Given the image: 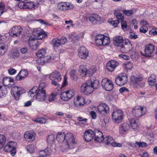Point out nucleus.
<instances>
[{
  "mask_svg": "<svg viewBox=\"0 0 157 157\" xmlns=\"http://www.w3.org/2000/svg\"><path fill=\"white\" fill-rule=\"evenodd\" d=\"M74 103L75 106L77 107L83 105L85 104V99L82 96H77L74 99Z\"/></svg>",
  "mask_w": 157,
  "mask_h": 157,
  "instance_id": "obj_22",
  "label": "nucleus"
},
{
  "mask_svg": "<svg viewBox=\"0 0 157 157\" xmlns=\"http://www.w3.org/2000/svg\"><path fill=\"white\" fill-rule=\"evenodd\" d=\"M94 136L95 134L94 132L91 130H86L84 133V138L86 142H90L91 141Z\"/></svg>",
  "mask_w": 157,
  "mask_h": 157,
  "instance_id": "obj_20",
  "label": "nucleus"
},
{
  "mask_svg": "<svg viewBox=\"0 0 157 157\" xmlns=\"http://www.w3.org/2000/svg\"><path fill=\"white\" fill-rule=\"evenodd\" d=\"M146 112V108L142 106H136L132 110V114L136 117H141Z\"/></svg>",
  "mask_w": 157,
  "mask_h": 157,
  "instance_id": "obj_12",
  "label": "nucleus"
},
{
  "mask_svg": "<svg viewBox=\"0 0 157 157\" xmlns=\"http://www.w3.org/2000/svg\"><path fill=\"white\" fill-rule=\"evenodd\" d=\"M47 75L49 76V79L52 80L51 83L52 85L56 87H58L59 86V84L55 81V79H56L58 82H60L62 78L60 73L57 71L55 70Z\"/></svg>",
  "mask_w": 157,
  "mask_h": 157,
  "instance_id": "obj_5",
  "label": "nucleus"
},
{
  "mask_svg": "<svg viewBox=\"0 0 157 157\" xmlns=\"http://www.w3.org/2000/svg\"><path fill=\"white\" fill-rule=\"evenodd\" d=\"M102 18L99 15L94 14L90 16L89 20L93 24H96L98 22L102 21Z\"/></svg>",
  "mask_w": 157,
  "mask_h": 157,
  "instance_id": "obj_25",
  "label": "nucleus"
},
{
  "mask_svg": "<svg viewBox=\"0 0 157 157\" xmlns=\"http://www.w3.org/2000/svg\"><path fill=\"white\" fill-rule=\"evenodd\" d=\"M6 51V46L3 43H0V55H3Z\"/></svg>",
  "mask_w": 157,
  "mask_h": 157,
  "instance_id": "obj_46",
  "label": "nucleus"
},
{
  "mask_svg": "<svg viewBox=\"0 0 157 157\" xmlns=\"http://www.w3.org/2000/svg\"><path fill=\"white\" fill-rule=\"evenodd\" d=\"M78 56L82 59H86L88 56L89 52L84 46H81L78 49Z\"/></svg>",
  "mask_w": 157,
  "mask_h": 157,
  "instance_id": "obj_18",
  "label": "nucleus"
},
{
  "mask_svg": "<svg viewBox=\"0 0 157 157\" xmlns=\"http://www.w3.org/2000/svg\"><path fill=\"white\" fill-rule=\"evenodd\" d=\"M52 44L54 47H58L61 46L59 39L58 38L54 39L52 41Z\"/></svg>",
  "mask_w": 157,
  "mask_h": 157,
  "instance_id": "obj_47",
  "label": "nucleus"
},
{
  "mask_svg": "<svg viewBox=\"0 0 157 157\" xmlns=\"http://www.w3.org/2000/svg\"><path fill=\"white\" fill-rule=\"evenodd\" d=\"M95 136V141L99 143L103 141L104 142L105 138L103 137L102 133L101 131L98 130L96 131Z\"/></svg>",
  "mask_w": 157,
  "mask_h": 157,
  "instance_id": "obj_30",
  "label": "nucleus"
},
{
  "mask_svg": "<svg viewBox=\"0 0 157 157\" xmlns=\"http://www.w3.org/2000/svg\"><path fill=\"white\" fill-rule=\"evenodd\" d=\"M115 15H116V17L117 19V20L119 21L121 20L122 21L124 20V17L123 14L120 13H115Z\"/></svg>",
  "mask_w": 157,
  "mask_h": 157,
  "instance_id": "obj_52",
  "label": "nucleus"
},
{
  "mask_svg": "<svg viewBox=\"0 0 157 157\" xmlns=\"http://www.w3.org/2000/svg\"><path fill=\"white\" fill-rule=\"evenodd\" d=\"M104 143L106 144H110L115 147H121L122 145L121 144L114 142L113 137L110 136H106L105 138Z\"/></svg>",
  "mask_w": 157,
  "mask_h": 157,
  "instance_id": "obj_17",
  "label": "nucleus"
},
{
  "mask_svg": "<svg viewBox=\"0 0 157 157\" xmlns=\"http://www.w3.org/2000/svg\"><path fill=\"white\" fill-rule=\"evenodd\" d=\"M121 22L122 29L124 30H126L127 27L126 22L125 21H124V20L121 21Z\"/></svg>",
  "mask_w": 157,
  "mask_h": 157,
  "instance_id": "obj_61",
  "label": "nucleus"
},
{
  "mask_svg": "<svg viewBox=\"0 0 157 157\" xmlns=\"http://www.w3.org/2000/svg\"><path fill=\"white\" fill-rule=\"evenodd\" d=\"M101 86L104 90L108 91L112 90L114 88L112 81L107 78H105L102 79Z\"/></svg>",
  "mask_w": 157,
  "mask_h": 157,
  "instance_id": "obj_11",
  "label": "nucleus"
},
{
  "mask_svg": "<svg viewBox=\"0 0 157 157\" xmlns=\"http://www.w3.org/2000/svg\"><path fill=\"white\" fill-rule=\"evenodd\" d=\"M88 81L91 83V85L93 88L94 90V89H97L99 87V82L98 80L95 79L93 81L90 80H88Z\"/></svg>",
  "mask_w": 157,
  "mask_h": 157,
  "instance_id": "obj_36",
  "label": "nucleus"
},
{
  "mask_svg": "<svg viewBox=\"0 0 157 157\" xmlns=\"http://www.w3.org/2000/svg\"><path fill=\"white\" fill-rule=\"evenodd\" d=\"M35 121L40 123H44L47 121L46 119L44 118H37L35 119Z\"/></svg>",
  "mask_w": 157,
  "mask_h": 157,
  "instance_id": "obj_56",
  "label": "nucleus"
},
{
  "mask_svg": "<svg viewBox=\"0 0 157 157\" xmlns=\"http://www.w3.org/2000/svg\"><path fill=\"white\" fill-rule=\"evenodd\" d=\"M5 5L2 2L0 3V10H2L0 13V16L3 13L4 11V10L5 8Z\"/></svg>",
  "mask_w": 157,
  "mask_h": 157,
  "instance_id": "obj_60",
  "label": "nucleus"
},
{
  "mask_svg": "<svg viewBox=\"0 0 157 157\" xmlns=\"http://www.w3.org/2000/svg\"><path fill=\"white\" fill-rule=\"evenodd\" d=\"M90 114L93 119H95L97 117L96 113L94 111H91L90 113Z\"/></svg>",
  "mask_w": 157,
  "mask_h": 157,
  "instance_id": "obj_63",
  "label": "nucleus"
},
{
  "mask_svg": "<svg viewBox=\"0 0 157 157\" xmlns=\"http://www.w3.org/2000/svg\"><path fill=\"white\" fill-rule=\"evenodd\" d=\"M129 125L127 123H124L121 124L119 127V133L122 135L127 132L129 129Z\"/></svg>",
  "mask_w": 157,
  "mask_h": 157,
  "instance_id": "obj_23",
  "label": "nucleus"
},
{
  "mask_svg": "<svg viewBox=\"0 0 157 157\" xmlns=\"http://www.w3.org/2000/svg\"><path fill=\"white\" fill-rule=\"evenodd\" d=\"M130 124L131 128L135 129L137 128L139 125V120L137 119H132L130 121Z\"/></svg>",
  "mask_w": 157,
  "mask_h": 157,
  "instance_id": "obj_33",
  "label": "nucleus"
},
{
  "mask_svg": "<svg viewBox=\"0 0 157 157\" xmlns=\"http://www.w3.org/2000/svg\"><path fill=\"white\" fill-rule=\"evenodd\" d=\"M78 72L82 78L85 77L88 72L86 66L84 65H81L79 66Z\"/></svg>",
  "mask_w": 157,
  "mask_h": 157,
  "instance_id": "obj_28",
  "label": "nucleus"
},
{
  "mask_svg": "<svg viewBox=\"0 0 157 157\" xmlns=\"http://www.w3.org/2000/svg\"><path fill=\"white\" fill-rule=\"evenodd\" d=\"M46 84L44 82L40 83L39 84V87L38 88V90L45 91Z\"/></svg>",
  "mask_w": 157,
  "mask_h": 157,
  "instance_id": "obj_55",
  "label": "nucleus"
},
{
  "mask_svg": "<svg viewBox=\"0 0 157 157\" xmlns=\"http://www.w3.org/2000/svg\"><path fill=\"white\" fill-rule=\"evenodd\" d=\"M11 83H14V80L13 78L10 77H6L3 79V83L0 82V96H3L5 95L7 93V90L4 86H11Z\"/></svg>",
  "mask_w": 157,
  "mask_h": 157,
  "instance_id": "obj_3",
  "label": "nucleus"
},
{
  "mask_svg": "<svg viewBox=\"0 0 157 157\" xmlns=\"http://www.w3.org/2000/svg\"><path fill=\"white\" fill-rule=\"evenodd\" d=\"M33 35L34 38L37 40H41L47 36L45 32L40 28H38L34 29Z\"/></svg>",
  "mask_w": 157,
  "mask_h": 157,
  "instance_id": "obj_13",
  "label": "nucleus"
},
{
  "mask_svg": "<svg viewBox=\"0 0 157 157\" xmlns=\"http://www.w3.org/2000/svg\"><path fill=\"white\" fill-rule=\"evenodd\" d=\"M155 46L151 43L147 44L145 46L144 52L145 55L147 56H151L155 51Z\"/></svg>",
  "mask_w": 157,
  "mask_h": 157,
  "instance_id": "obj_16",
  "label": "nucleus"
},
{
  "mask_svg": "<svg viewBox=\"0 0 157 157\" xmlns=\"http://www.w3.org/2000/svg\"><path fill=\"white\" fill-rule=\"evenodd\" d=\"M55 137L53 135L48 136L47 138V142L49 144L53 145L55 141Z\"/></svg>",
  "mask_w": 157,
  "mask_h": 157,
  "instance_id": "obj_40",
  "label": "nucleus"
},
{
  "mask_svg": "<svg viewBox=\"0 0 157 157\" xmlns=\"http://www.w3.org/2000/svg\"><path fill=\"white\" fill-rule=\"evenodd\" d=\"M112 119L114 122L120 123L123 120L124 113L122 111L119 109H115L112 114Z\"/></svg>",
  "mask_w": 157,
  "mask_h": 157,
  "instance_id": "obj_6",
  "label": "nucleus"
},
{
  "mask_svg": "<svg viewBox=\"0 0 157 157\" xmlns=\"http://www.w3.org/2000/svg\"><path fill=\"white\" fill-rule=\"evenodd\" d=\"M149 34L150 36L157 35V28H154L150 30Z\"/></svg>",
  "mask_w": 157,
  "mask_h": 157,
  "instance_id": "obj_53",
  "label": "nucleus"
},
{
  "mask_svg": "<svg viewBox=\"0 0 157 157\" xmlns=\"http://www.w3.org/2000/svg\"><path fill=\"white\" fill-rule=\"evenodd\" d=\"M51 151L50 149L47 148L44 150L40 151L36 156L33 157H44L50 154Z\"/></svg>",
  "mask_w": 157,
  "mask_h": 157,
  "instance_id": "obj_26",
  "label": "nucleus"
},
{
  "mask_svg": "<svg viewBox=\"0 0 157 157\" xmlns=\"http://www.w3.org/2000/svg\"><path fill=\"white\" fill-rule=\"evenodd\" d=\"M57 7L61 11H66L65 2H62L58 3Z\"/></svg>",
  "mask_w": 157,
  "mask_h": 157,
  "instance_id": "obj_45",
  "label": "nucleus"
},
{
  "mask_svg": "<svg viewBox=\"0 0 157 157\" xmlns=\"http://www.w3.org/2000/svg\"><path fill=\"white\" fill-rule=\"evenodd\" d=\"M57 95L56 93H52L48 97V101L49 102L53 101L55 99Z\"/></svg>",
  "mask_w": 157,
  "mask_h": 157,
  "instance_id": "obj_50",
  "label": "nucleus"
},
{
  "mask_svg": "<svg viewBox=\"0 0 157 157\" xmlns=\"http://www.w3.org/2000/svg\"><path fill=\"white\" fill-rule=\"evenodd\" d=\"M124 67L127 70H130L133 67L132 63L131 62H128L124 64Z\"/></svg>",
  "mask_w": 157,
  "mask_h": 157,
  "instance_id": "obj_49",
  "label": "nucleus"
},
{
  "mask_svg": "<svg viewBox=\"0 0 157 157\" xmlns=\"http://www.w3.org/2000/svg\"><path fill=\"white\" fill-rule=\"evenodd\" d=\"M56 140L59 143H64V145L62 147L63 151H67L69 150L75 148L76 146L77 143L74 135L71 132L66 133L63 132H59L57 134Z\"/></svg>",
  "mask_w": 157,
  "mask_h": 157,
  "instance_id": "obj_1",
  "label": "nucleus"
},
{
  "mask_svg": "<svg viewBox=\"0 0 157 157\" xmlns=\"http://www.w3.org/2000/svg\"><path fill=\"white\" fill-rule=\"evenodd\" d=\"M98 112L102 115L107 113L109 110L108 106L105 104L102 103L99 105L97 107Z\"/></svg>",
  "mask_w": 157,
  "mask_h": 157,
  "instance_id": "obj_19",
  "label": "nucleus"
},
{
  "mask_svg": "<svg viewBox=\"0 0 157 157\" xmlns=\"http://www.w3.org/2000/svg\"><path fill=\"white\" fill-rule=\"evenodd\" d=\"M10 57L14 58H17L19 56V52L17 50L13 49L11 50L9 54Z\"/></svg>",
  "mask_w": 157,
  "mask_h": 157,
  "instance_id": "obj_37",
  "label": "nucleus"
},
{
  "mask_svg": "<svg viewBox=\"0 0 157 157\" xmlns=\"http://www.w3.org/2000/svg\"><path fill=\"white\" fill-rule=\"evenodd\" d=\"M6 140L5 136L0 134V149L2 148L4 146Z\"/></svg>",
  "mask_w": 157,
  "mask_h": 157,
  "instance_id": "obj_41",
  "label": "nucleus"
},
{
  "mask_svg": "<svg viewBox=\"0 0 157 157\" xmlns=\"http://www.w3.org/2000/svg\"><path fill=\"white\" fill-rule=\"evenodd\" d=\"M23 90L24 89L22 86H13L11 89V94L15 100L18 101L21 95L23 93Z\"/></svg>",
  "mask_w": 157,
  "mask_h": 157,
  "instance_id": "obj_9",
  "label": "nucleus"
},
{
  "mask_svg": "<svg viewBox=\"0 0 157 157\" xmlns=\"http://www.w3.org/2000/svg\"><path fill=\"white\" fill-rule=\"evenodd\" d=\"M28 71L25 70H22L18 73L16 76L17 80H20L25 78L28 75Z\"/></svg>",
  "mask_w": 157,
  "mask_h": 157,
  "instance_id": "obj_32",
  "label": "nucleus"
},
{
  "mask_svg": "<svg viewBox=\"0 0 157 157\" xmlns=\"http://www.w3.org/2000/svg\"><path fill=\"white\" fill-rule=\"evenodd\" d=\"M108 22L114 27H117L119 23V21L118 20L113 21L112 19H109Z\"/></svg>",
  "mask_w": 157,
  "mask_h": 157,
  "instance_id": "obj_44",
  "label": "nucleus"
},
{
  "mask_svg": "<svg viewBox=\"0 0 157 157\" xmlns=\"http://www.w3.org/2000/svg\"><path fill=\"white\" fill-rule=\"evenodd\" d=\"M133 146L136 147L137 146L139 147H146L147 144L144 142L141 141H136L133 144Z\"/></svg>",
  "mask_w": 157,
  "mask_h": 157,
  "instance_id": "obj_39",
  "label": "nucleus"
},
{
  "mask_svg": "<svg viewBox=\"0 0 157 157\" xmlns=\"http://www.w3.org/2000/svg\"><path fill=\"white\" fill-rule=\"evenodd\" d=\"M7 144L11 145L9 147V149L10 150V154L13 156H14L16 153V147L17 144L14 142L10 141L7 143Z\"/></svg>",
  "mask_w": 157,
  "mask_h": 157,
  "instance_id": "obj_31",
  "label": "nucleus"
},
{
  "mask_svg": "<svg viewBox=\"0 0 157 157\" xmlns=\"http://www.w3.org/2000/svg\"><path fill=\"white\" fill-rule=\"evenodd\" d=\"M26 149L28 152L30 153H32L34 151V145L30 144L27 146Z\"/></svg>",
  "mask_w": 157,
  "mask_h": 157,
  "instance_id": "obj_54",
  "label": "nucleus"
},
{
  "mask_svg": "<svg viewBox=\"0 0 157 157\" xmlns=\"http://www.w3.org/2000/svg\"><path fill=\"white\" fill-rule=\"evenodd\" d=\"M130 79L132 83L133 84L140 85V82L143 80V78L140 75L136 76L132 75L130 77Z\"/></svg>",
  "mask_w": 157,
  "mask_h": 157,
  "instance_id": "obj_29",
  "label": "nucleus"
},
{
  "mask_svg": "<svg viewBox=\"0 0 157 157\" xmlns=\"http://www.w3.org/2000/svg\"><path fill=\"white\" fill-rule=\"evenodd\" d=\"M148 29L147 26H142L140 27V32L145 33L148 30Z\"/></svg>",
  "mask_w": 157,
  "mask_h": 157,
  "instance_id": "obj_58",
  "label": "nucleus"
},
{
  "mask_svg": "<svg viewBox=\"0 0 157 157\" xmlns=\"http://www.w3.org/2000/svg\"><path fill=\"white\" fill-rule=\"evenodd\" d=\"M68 82H67V76L65 75L64 76L63 79V82L62 84V86H61V88H62L63 87H65L67 85Z\"/></svg>",
  "mask_w": 157,
  "mask_h": 157,
  "instance_id": "obj_57",
  "label": "nucleus"
},
{
  "mask_svg": "<svg viewBox=\"0 0 157 157\" xmlns=\"http://www.w3.org/2000/svg\"><path fill=\"white\" fill-rule=\"evenodd\" d=\"M36 133L32 131H30L26 132L24 134V137L26 140L29 142H33L36 138Z\"/></svg>",
  "mask_w": 157,
  "mask_h": 157,
  "instance_id": "obj_14",
  "label": "nucleus"
},
{
  "mask_svg": "<svg viewBox=\"0 0 157 157\" xmlns=\"http://www.w3.org/2000/svg\"><path fill=\"white\" fill-rule=\"evenodd\" d=\"M123 13L127 16H130L133 14V11L132 10H125L124 9L122 10Z\"/></svg>",
  "mask_w": 157,
  "mask_h": 157,
  "instance_id": "obj_48",
  "label": "nucleus"
},
{
  "mask_svg": "<svg viewBox=\"0 0 157 157\" xmlns=\"http://www.w3.org/2000/svg\"><path fill=\"white\" fill-rule=\"evenodd\" d=\"M22 31V29L20 26H13L9 31L10 35L12 36H17L20 35Z\"/></svg>",
  "mask_w": 157,
  "mask_h": 157,
  "instance_id": "obj_15",
  "label": "nucleus"
},
{
  "mask_svg": "<svg viewBox=\"0 0 157 157\" xmlns=\"http://www.w3.org/2000/svg\"><path fill=\"white\" fill-rule=\"evenodd\" d=\"M119 57L125 60H129L130 59V57L128 56H127L124 54H121L119 55Z\"/></svg>",
  "mask_w": 157,
  "mask_h": 157,
  "instance_id": "obj_64",
  "label": "nucleus"
},
{
  "mask_svg": "<svg viewBox=\"0 0 157 157\" xmlns=\"http://www.w3.org/2000/svg\"><path fill=\"white\" fill-rule=\"evenodd\" d=\"M8 71L9 74L10 75H14L17 72V71L13 68H10L8 70Z\"/></svg>",
  "mask_w": 157,
  "mask_h": 157,
  "instance_id": "obj_62",
  "label": "nucleus"
},
{
  "mask_svg": "<svg viewBox=\"0 0 157 157\" xmlns=\"http://www.w3.org/2000/svg\"><path fill=\"white\" fill-rule=\"evenodd\" d=\"M29 4L25 3L24 2H19L18 4V6L21 9H26L29 8Z\"/></svg>",
  "mask_w": 157,
  "mask_h": 157,
  "instance_id": "obj_42",
  "label": "nucleus"
},
{
  "mask_svg": "<svg viewBox=\"0 0 157 157\" xmlns=\"http://www.w3.org/2000/svg\"><path fill=\"white\" fill-rule=\"evenodd\" d=\"M75 91L72 88H67L60 94L61 99L64 101H67L71 99L75 95Z\"/></svg>",
  "mask_w": 157,
  "mask_h": 157,
  "instance_id": "obj_7",
  "label": "nucleus"
},
{
  "mask_svg": "<svg viewBox=\"0 0 157 157\" xmlns=\"http://www.w3.org/2000/svg\"><path fill=\"white\" fill-rule=\"evenodd\" d=\"M66 11L71 10L73 9L74 7V5L71 3L65 2Z\"/></svg>",
  "mask_w": 157,
  "mask_h": 157,
  "instance_id": "obj_51",
  "label": "nucleus"
},
{
  "mask_svg": "<svg viewBox=\"0 0 157 157\" xmlns=\"http://www.w3.org/2000/svg\"><path fill=\"white\" fill-rule=\"evenodd\" d=\"M84 34L82 33H72L69 36V38L73 42H76L82 39L83 36Z\"/></svg>",
  "mask_w": 157,
  "mask_h": 157,
  "instance_id": "obj_21",
  "label": "nucleus"
},
{
  "mask_svg": "<svg viewBox=\"0 0 157 157\" xmlns=\"http://www.w3.org/2000/svg\"><path fill=\"white\" fill-rule=\"evenodd\" d=\"M149 84L151 86H153L156 82V76L153 74H152L148 79Z\"/></svg>",
  "mask_w": 157,
  "mask_h": 157,
  "instance_id": "obj_35",
  "label": "nucleus"
},
{
  "mask_svg": "<svg viewBox=\"0 0 157 157\" xmlns=\"http://www.w3.org/2000/svg\"><path fill=\"white\" fill-rule=\"evenodd\" d=\"M128 81V76L125 73L121 74L116 77L115 82L119 86H123Z\"/></svg>",
  "mask_w": 157,
  "mask_h": 157,
  "instance_id": "obj_10",
  "label": "nucleus"
},
{
  "mask_svg": "<svg viewBox=\"0 0 157 157\" xmlns=\"http://www.w3.org/2000/svg\"><path fill=\"white\" fill-rule=\"evenodd\" d=\"M123 42V38L121 36H117L113 38V43L115 46L121 47Z\"/></svg>",
  "mask_w": 157,
  "mask_h": 157,
  "instance_id": "obj_27",
  "label": "nucleus"
},
{
  "mask_svg": "<svg viewBox=\"0 0 157 157\" xmlns=\"http://www.w3.org/2000/svg\"><path fill=\"white\" fill-rule=\"evenodd\" d=\"M91 83L88 80L83 83L80 88L81 92L87 95L91 94L94 90L91 85Z\"/></svg>",
  "mask_w": 157,
  "mask_h": 157,
  "instance_id": "obj_8",
  "label": "nucleus"
},
{
  "mask_svg": "<svg viewBox=\"0 0 157 157\" xmlns=\"http://www.w3.org/2000/svg\"><path fill=\"white\" fill-rule=\"evenodd\" d=\"M118 63L115 60L110 61L107 63L106 69L109 71H112L117 66Z\"/></svg>",
  "mask_w": 157,
  "mask_h": 157,
  "instance_id": "obj_24",
  "label": "nucleus"
},
{
  "mask_svg": "<svg viewBox=\"0 0 157 157\" xmlns=\"http://www.w3.org/2000/svg\"><path fill=\"white\" fill-rule=\"evenodd\" d=\"M132 45H123L121 47V51L123 53H127L130 52L132 49Z\"/></svg>",
  "mask_w": 157,
  "mask_h": 157,
  "instance_id": "obj_34",
  "label": "nucleus"
},
{
  "mask_svg": "<svg viewBox=\"0 0 157 157\" xmlns=\"http://www.w3.org/2000/svg\"><path fill=\"white\" fill-rule=\"evenodd\" d=\"M29 96L32 98H35L38 101H44L46 97V91L38 90L37 86H34L28 92Z\"/></svg>",
  "mask_w": 157,
  "mask_h": 157,
  "instance_id": "obj_2",
  "label": "nucleus"
},
{
  "mask_svg": "<svg viewBox=\"0 0 157 157\" xmlns=\"http://www.w3.org/2000/svg\"><path fill=\"white\" fill-rule=\"evenodd\" d=\"M46 54V52L44 49L39 50L36 53L37 56L40 58H43L44 57Z\"/></svg>",
  "mask_w": 157,
  "mask_h": 157,
  "instance_id": "obj_38",
  "label": "nucleus"
},
{
  "mask_svg": "<svg viewBox=\"0 0 157 157\" xmlns=\"http://www.w3.org/2000/svg\"><path fill=\"white\" fill-rule=\"evenodd\" d=\"M70 74L71 77L74 80L76 81L78 79V77L76 70H72L70 72Z\"/></svg>",
  "mask_w": 157,
  "mask_h": 157,
  "instance_id": "obj_43",
  "label": "nucleus"
},
{
  "mask_svg": "<svg viewBox=\"0 0 157 157\" xmlns=\"http://www.w3.org/2000/svg\"><path fill=\"white\" fill-rule=\"evenodd\" d=\"M95 41L97 45H106L110 42L109 38L103 34H98L95 37Z\"/></svg>",
  "mask_w": 157,
  "mask_h": 157,
  "instance_id": "obj_4",
  "label": "nucleus"
},
{
  "mask_svg": "<svg viewBox=\"0 0 157 157\" xmlns=\"http://www.w3.org/2000/svg\"><path fill=\"white\" fill-rule=\"evenodd\" d=\"M61 46L65 44L67 41V39L64 36L62 37L60 39H59Z\"/></svg>",
  "mask_w": 157,
  "mask_h": 157,
  "instance_id": "obj_59",
  "label": "nucleus"
}]
</instances>
